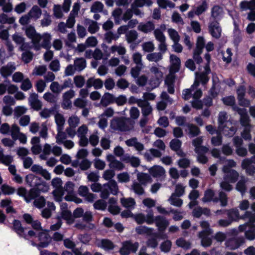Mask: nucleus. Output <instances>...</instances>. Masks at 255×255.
Instances as JSON below:
<instances>
[{
    "instance_id": "nucleus-1",
    "label": "nucleus",
    "mask_w": 255,
    "mask_h": 255,
    "mask_svg": "<svg viewBox=\"0 0 255 255\" xmlns=\"http://www.w3.org/2000/svg\"><path fill=\"white\" fill-rule=\"evenodd\" d=\"M28 37L31 39L32 46L35 50L41 48L49 49L51 47V36L48 33L40 35L39 33H26Z\"/></svg>"
},
{
    "instance_id": "nucleus-2",
    "label": "nucleus",
    "mask_w": 255,
    "mask_h": 255,
    "mask_svg": "<svg viewBox=\"0 0 255 255\" xmlns=\"http://www.w3.org/2000/svg\"><path fill=\"white\" fill-rule=\"evenodd\" d=\"M37 188L38 190L33 188L27 191L24 187H19L17 189V194L23 197L24 200L29 203L38 195L39 191L46 192L48 190V187L45 185L39 184Z\"/></svg>"
},
{
    "instance_id": "nucleus-3",
    "label": "nucleus",
    "mask_w": 255,
    "mask_h": 255,
    "mask_svg": "<svg viewBox=\"0 0 255 255\" xmlns=\"http://www.w3.org/2000/svg\"><path fill=\"white\" fill-rule=\"evenodd\" d=\"M215 192L209 189L205 191L204 196L202 200L204 203H207L211 201L217 203L219 201L221 202V205L223 207L226 206L228 203V198L227 194L223 192H220L219 193V198L216 197Z\"/></svg>"
},
{
    "instance_id": "nucleus-4",
    "label": "nucleus",
    "mask_w": 255,
    "mask_h": 255,
    "mask_svg": "<svg viewBox=\"0 0 255 255\" xmlns=\"http://www.w3.org/2000/svg\"><path fill=\"white\" fill-rule=\"evenodd\" d=\"M205 58L207 61L206 65L204 67L200 66L199 67V72L195 73L196 75V80H200L202 85H204L208 82L209 78L208 75L210 73V62L211 60V56L210 54L206 53L205 55Z\"/></svg>"
},
{
    "instance_id": "nucleus-5",
    "label": "nucleus",
    "mask_w": 255,
    "mask_h": 255,
    "mask_svg": "<svg viewBox=\"0 0 255 255\" xmlns=\"http://www.w3.org/2000/svg\"><path fill=\"white\" fill-rule=\"evenodd\" d=\"M110 127L115 130L127 131L132 129L133 125L128 120L119 118L114 119L111 121Z\"/></svg>"
},
{
    "instance_id": "nucleus-6",
    "label": "nucleus",
    "mask_w": 255,
    "mask_h": 255,
    "mask_svg": "<svg viewBox=\"0 0 255 255\" xmlns=\"http://www.w3.org/2000/svg\"><path fill=\"white\" fill-rule=\"evenodd\" d=\"M151 76L149 81V85L151 90L158 87L162 81L163 74L159 67L152 66L150 68Z\"/></svg>"
},
{
    "instance_id": "nucleus-7",
    "label": "nucleus",
    "mask_w": 255,
    "mask_h": 255,
    "mask_svg": "<svg viewBox=\"0 0 255 255\" xmlns=\"http://www.w3.org/2000/svg\"><path fill=\"white\" fill-rule=\"evenodd\" d=\"M119 191L117 183L115 180H110L109 182L104 184L100 190V196L102 199H107L111 193L117 195Z\"/></svg>"
},
{
    "instance_id": "nucleus-8",
    "label": "nucleus",
    "mask_w": 255,
    "mask_h": 255,
    "mask_svg": "<svg viewBox=\"0 0 255 255\" xmlns=\"http://www.w3.org/2000/svg\"><path fill=\"white\" fill-rule=\"evenodd\" d=\"M62 181L59 178H54L52 180L51 185L55 188L52 194L54 200L57 202H61L62 200L64 192L62 187Z\"/></svg>"
},
{
    "instance_id": "nucleus-9",
    "label": "nucleus",
    "mask_w": 255,
    "mask_h": 255,
    "mask_svg": "<svg viewBox=\"0 0 255 255\" xmlns=\"http://www.w3.org/2000/svg\"><path fill=\"white\" fill-rule=\"evenodd\" d=\"M62 149L61 147L57 145H54L52 147L49 144L45 143L44 145L42 152L40 155V157L42 159L46 160L51 153L58 156L62 154Z\"/></svg>"
},
{
    "instance_id": "nucleus-10",
    "label": "nucleus",
    "mask_w": 255,
    "mask_h": 255,
    "mask_svg": "<svg viewBox=\"0 0 255 255\" xmlns=\"http://www.w3.org/2000/svg\"><path fill=\"white\" fill-rule=\"evenodd\" d=\"M37 239L39 242L38 245L31 241H30L31 245L33 246H37L38 247L46 248L51 241L52 238L49 235L47 231L41 230V231L38 233Z\"/></svg>"
},
{
    "instance_id": "nucleus-11",
    "label": "nucleus",
    "mask_w": 255,
    "mask_h": 255,
    "mask_svg": "<svg viewBox=\"0 0 255 255\" xmlns=\"http://www.w3.org/2000/svg\"><path fill=\"white\" fill-rule=\"evenodd\" d=\"M132 99L135 100L138 106L141 108L143 117H148L152 115V108L147 101L142 99H135L134 97H131L130 101L132 100Z\"/></svg>"
},
{
    "instance_id": "nucleus-12",
    "label": "nucleus",
    "mask_w": 255,
    "mask_h": 255,
    "mask_svg": "<svg viewBox=\"0 0 255 255\" xmlns=\"http://www.w3.org/2000/svg\"><path fill=\"white\" fill-rule=\"evenodd\" d=\"M138 247V243H132L130 241H126L123 243L122 247L120 250L122 255H128L131 252L135 253Z\"/></svg>"
},
{
    "instance_id": "nucleus-13",
    "label": "nucleus",
    "mask_w": 255,
    "mask_h": 255,
    "mask_svg": "<svg viewBox=\"0 0 255 255\" xmlns=\"http://www.w3.org/2000/svg\"><path fill=\"white\" fill-rule=\"evenodd\" d=\"M254 223H250L249 221L243 225H240L238 229L241 232L245 230L247 227H249V229L245 232V236L246 238L249 240H253L255 239V226L254 225Z\"/></svg>"
},
{
    "instance_id": "nucleus-14",
    "label": "nucleus",
    "mask_w": 255,
    "mask_h": 255,
    "mask_svg": "<svg viewBox=\"0 0 255 255\" xmlns=\"http://www.w3.org/2000/svg\"><path fill=\"white\" fill-rule=\"evenodd\" d=\"M31 18L27 13L19 19V23L22 26V29L25 32H36L34 26L30 24Z\"/></svg>"
},
{
    "instance_id": "nucleus-15",
    "label": "nucleus",
    "mask_w": 255,
    "mask_h": 255,
    "mask_svg": "<svg viewBox=\"0 0 255 255\" xmlns=\"http://www.w3.org/2000/svg\"><path fill=\"white\" fill-rule=\"evenodd\" d=\"M223 171L225 174L224 180L228 182L235 183L239 177V173L236 170H229L226 166H223Z\"/></svg>"
},
{
    "instance_id": "nucleus-16",
    "label": "nucleus",
    "mask_w": 255,
    "mask_h": 255,
    "mask_svg": "<svg viewBox=\"0 0 255 255\" xmlns=\"http://www.w3.org/2000/svg\"><path fill=\"white\" fill-rule=\"evenodd\" d=\"M89 188L86 186H80L78 192L80 196L84 197L89 202H93L96 198L95 195L89 192Z\"/></svg>"
},
{
    "instance_id": "nucleus-17",
    "label": "nucleus",
    "mask_w": 255,
    "mask_h": 255,
    "mask_svg": "<svg viewBox=\"0 0 255 255\" xmlns=\"http://www.w3.org/2000/svg\"><path fill=\"white\" fill-rule=\"evenodd\" d=\"M28 103L31 108L34 110L38 111L42 107V103L38 99V95L36 93H32L30 95Z\"/></svg>"
},
{
    "instance_id": "nucleus-18",
    "label": "nucleus",
    "mask_w": 255,
    "mask_h": 255,
    "mask_svg": "<svg viewBox=\"0 0 255 255\" xmlns=\"http://www.w3.org/2000/svg\"><path fill=\"white\" fill-rule=\"evenodd\" d=\"M107 160L110 162L109 166L111 168L121 170L125 167L122 162L117 160L115 156L112 154H109L107 156Z\"/></svg>"
},
{
    "instance_id": "nucleus-19",
    "label": "nucleus",
    "mask_w": 255,
    "mask_h": 255,
    "mask_svg": "<svg viewBox=\"0 0 255 255\" xmlns=\"http://www.w3.org/2000/svg\"><path fill=\"white\" fill-rule=\"evenodd\" d=\"M149 172L153 177L162 179L165 176L164 169L158 165H154L149 168Z\"/></svg>"
},
{
    "instance_id": "nucleus-20",
    "label": "nucleus",
    "mask_w": 255,
    "mask_h": 255,
    "mask_svg": "<svg viewBox=\"0 0 255 255\" xmlns=\"http://www.w3.org/2000/svg\"><path fill=\"white\" fill-rule=\"evenodd\" d=\"M219 132L223 134L225 136H233L237 131V128L233 126L231 123V126L224 125L222 126L221 128L219 127Z\"/></svg>"
},
{
    "instance_id": "nucleus-21",
    "label": "nucleus",
    "mask_w": 255,
    "mask_h": 255,
    "mask_svg": "<svg viewBox=\"0 0 255 255\" xmlns=\"http://www.w3.org/2000/svg\"><path fill=\"white\" fill-rule=\"evenodd\" d=\"M154 222L159 231H164L169 224L168 221L165 217L161 216L155 217Z\"/></svg>"
},
{
    "instance_id": "nucleus-22",
    "label": "nucleus",
    "mask_w": 255,
    "mask_h": 255,
    "mask_svg": "<svg viewBox=\"0 0 255 255\" xmlns=\"http://www.w3.org/2000/svg\"><path fill=\"white\" fill-rule=\"evenodd\" d=\"M243 239L233 238L228 239L225 243L227 248L230 250H234L240 247L243 243Z\"/></svg>"
},
{
    "instance_id": "nucleus-23",
    "label": "nucleus",
    "mask_w": 255,
    "mask_h": 255,
    "mask_svg": "<svg viewBox=\"0 0 255 255\" xmlns=\"http://www.w3.org/2000/svg\"><path fill=\"white\" fill-rule=\"evenodd\" d=\"M239 6L242 12L254 10L255 9V0H243L240 3Z\"/></svg>"
},
{
    "instance_id": "nucleus-24",
    "label": "nucleus",
    "mask_w": 255,
    "mask_h": 255,
    "mask_svg": "<svg viewBox=\"0 0 255 255\" xmlns=\"http://www.w3.org/2000/svg\"><path fill=\"white\" fill-rule=\"evenodd\" d=\"M206 231H202L199 233V238L201 239V245L204 247H207L211 246L212 244V239L210 237L211 233H206Z\"/></svg>"
},
{
    "instance_id": "nucleus-25",
    "label": "nucleus",
    "mask_w": 255,
    "mask_h": 255,
    "mask_svg": "<svg viewBox=\"0 0 255 255\" xmlns=\"http://www.w3.org/2000/svg\"><path fill=\"white\" fill-rule=\"evenodd\" d=\"M15 70V66L13 63H8L6 66H2L0 69V73L2 76L6 77L11 75V74Z\"/></svg>"
},
{
    "instance_id": "nucleus-26",
    "label": "nucleus",
    "mask_w": 255,
    "mask_h": 255,
    "mask_svg": "<svg viewBox=\"0 0 255 255\" xmlns=\"http://www.w3.org/2000/svg\"><path fill=\"white\" fill-rule=\"evenodd\" d=\"M251 209L253 211H247L245 214L243 215L241 218L244 220L249 221L250 223H255V202L253 203L251 206Z\"/></svg>"
},
{
    "instance_id": "nucleus-27",
    "label": "nucleus",
    "mask_w": 255,
    "mask_h": 255,
    "mask_svg": "<svg viewBox=\"0 0 255 255\" xmlns=\"http://www.w3.org/2000/svg\"><path fill=\"white\" fill-rule=\"evenodd\" d=\"M86 86L87 88H91L93 86L95 89H99L103 87V82L100 79L91 77L87 80Z\"/></svg>"
},
{
    "instance_id": "nucleus-28",
    "label": "nucleus",
    "mask_w": 255,
    "mask_h": 255,
    "mask_svg": "<svg viewBox=\"0 0 255 255\" xmlns=\"http://www.w3.org/2000/svg\"><path fill=\"white\" fill-rule=\"evenodd\" d=\"M199 82H201L200 80H196V75H195V80L194 84L192 85L190 88L186 89L182 92V98L185 100H189L192 94L193 91L195 88H197L199 85Z\"/></svg>"
},
{
    "instance_id": "nucleus-29",
    "label": "nucleus",
    "mask_w": 255,
    "mask_h": 255,
    "mask_svg": "<svg viewBox=\"0 0 255 255\" xmlns=\"http://www.w3.org/2000/svg\"><path fill=\"white\" fill-rule=\"evenodd\" d=\"M122 160L126 162L129 163L131 166L134 167L138 166L140 164V160L138 157L130 156L128 154H125L122 157Z\"/></svg>"
},
{
    "instance_id": "nucleus-30",
    "label": "nucleus",
    "mask_w": 255,
    "mask_h": 255,
    "mask_svg": "<svg viewBox=\"0 0 255 255\" xmlns=\"http://www.w3.org/2000/svg\"><path fill=\"white\" fill-rule=\"evenodd\" d=\"M114 101L115 97L114 95L109 93H106L102 97L100 105L103 107H106L109 105L113 103Z\"/></svg>"
},
{
    "instance_id": "nucleus-31",
    "label": "nucleus",
    "mask_w": 255,
    "mask_h": 255,
    "mask_svg": "<svg viewBox=\"0 0 255 255\" xmlns=\"http://www.w3.org/2000/svg\"><path fill=\"white\" fill-rule=\"evenodd\" d=\"M242 167L245 169L246 173L249 175L255 174V166L250 163L249 160L244 159L242 162Z\"/></svg>"
},
{
    "instance_id": "nucleus-32",
    "label": "nucleus",
    "mask_w": 255,
    "mask_h": 255,
    "mask_svg": "<svg viewBox=\"0 0 255 255\" xmlns=\"http://www.w3.org/2000/svg\"><path fill=\"white\" fill-rule=\"evenodd\" d=\"M135 231L139 235H144L147 236H154L153 229L144 226H140L135 228Z\"/></svg>"
},
{
    "instance_id": "nucleus-33",
    "label": "nucleus",
    "mask_w": 255,
    "mask_h": 255,
    "mask_svg": "<svg viewBox=\"0 0 255 255\" xmlns=\"http://www.w3.org/2000/svg\"><path fill=\"white\" fill-rule=\"evenodd\" d=\"M18 34L15 33L13 35V40L16 44H21L20 49L21 51L26 50L30 46L27 44L24 43V38Z\"/></svg>"
},
{
    "instance_id": "nucleus-34",
    "label": "nucleus",
    "mask_w": 255,
    "mask_h": 255,
    "mask_svg": "<svg viewBox=\"0 0 255 255\" xmlns=\"http://www.w3.org/2000/svg\"><path fill=\"white\" fill-rule=\"evenodd\" d=\"M185 130L190 137L196 136L200 133L199 128L195 125L190 124H187L186 125Z\"/></svg>"
},
{
    "instance_id": "nucleus-35",
    "label": "nucleus",
    "mask_w": 255,
    "mask_h": 255,
    "mask_svg": "<svg viewBox=\"0 0 255 255\" xmlns=\"http://www.w3.org/2000/svg\"><path fill=\"white\" fill-rule=\"evenodd\" d=\"M27 14L31 18L36 20L40 17L42 10L38 6L35 5L32 6Z\"/></svg>"
},
{
    "instance_id": "nucleus-36",
    "label": "nucleus",
    "mask_w": 255,
    "mask_h": 255,
    "mask_svg": "<svg viewBox=\"0 0 255 255\" xmlns=\"http://www.w3.org/2000/svg\"><path fill=\"white\" fill-rule=\"evenodd\" d=\"M170 61L171 65V70L174 72H177L180 66L181 61L180 58L175 55L171 54L170 56Z\"/></svg>"
},
{
    "instance_id": "nucleus-37",
    "label": "nucleus",
    "mask_w": 255,
    "mask_h": 255,
    "mask_svg": "<svg viewBox=\"0 0 255 255\" xmlns=\"http://www.w3.org/2000/svg\"><path fill=\"white\" fill-rule=\"evenodd\" d=\"M144 186L138 182L134 181L131 186L130 190L138 196L142 195L144 193Z\"/></svg>"
},
{
    "instance_id": "nucleus-38",
    "label": "nucleus",
    "mask_w": 255,
    "mask_h": 255,
    "mask_svg": "<svg viewBox=\"0 0 255 255\" xmlns=\"http://www.w3.org/2000/svg\"><path fill=\"white\" fill-rule=\"evenodd\" d=\"M122 205L128 210H132L134 208L135 206V201L132 198H122L121 199Z\"/></svg>"
},
{
    "instance_id": "nucleus-39",
    "label": "nucleus",
    "mask_w": 255,
    "mask_h": 255,
    "mask_svg": "<svg viewBox=\"0 0 255 255\" xmlns=\"http://www.w3.org/2000/svg\"><path fill=\"white\" fill-rule=\"evenodd\" d=\"M138 29L142 32H150L155 29V26L151 21L142 22L138 25Z\"/></svg>"
},
{
    "instance_id": "nucleus-40",
    "label": "nucleus",
    "mask_w": 255,
    "mask_h": 255,
    "mask_svg": "<svg viewBox=\"0 0 255 255\" xmlns=\"http://www.w3.org/2000/svg\"><path fill=\"white\" fill-rule=\"evenodd\" d=\"M223 9L222 7L219 5H214L211 10V16L215 19H220L223 14Z\"/></svg>"
},
{
    "instance_id": "nucleus-41",
    "label": "nucleus",
    "mask_w": 255,
    "mask_h": 255,
    "mask_svg": "<svg viewBox=\"0 0 255 255\" xmlns=\"http://www.w3.org/2000/svg\"><path fill=\"white\" fill-rule=\"evenodd\" d=\"M218 126L220 128H222V126L224 125L227 124V125L231 126V122L228 120V115L225 112H221L219 114L218 117Z\"/></svg>"
},
{
    "instance_id": "nucleus-42",
    "label": "nucleus",
    "mask_w": 255,
    "mask_h": 255,
    "mask_svg": "<svg viewBox=\"0 0 255 255\" xmlns=\"http://www.w3.org/2000/svg\"><path fill=\"white\" fill-rule=\"evenodd\" d=\"M203 142V137H198L193 140V145L195 146V152H199L200 150L203 151H209L208 147L201 146Z\"/></svg>"
},
{
    "instance_id": "nucleus-43",
    "label": "nucleus",
    "mask_w": 255,
    "mask_h": 255,
    "mask_svg": "<svg viewBox=\"0 0 255 255\" xmlns=\"http://www.w3.org/2000/svg\"><path fill=\"white\" fill-rule=\"evenodd\" d=\"M137 179L139 183L146 186V185L151 181V178L149 174L144 173L138 172L137 174Z\"/></svg>"
},
{
    "instance_id": "nucleus-44",
    "label": "nucleus",
    "mask_w": 255,
    "mask_h": 255,
    "mask_svg": "<svg viewBox=\"0 0 255 255\" xmlns=\"http://www.w3.org/2000/svg\"><path fill=\"white\" fill-rule=\"evenodd\" d=\"M74 66L77 71L80 72L86 67V61L84 58H77L74 60Z\"/></svg>"
},
{
    "instance_id": "nucleus-45",
    "label": "nucleus",
    "mask_w": 255,
    "mask_h": 255,
    "mask_svg": "<svg viewBox=\"0 0 255 255\" xmlns=\"http://www.w3.org/2000/svg\"><path fill=\"white\" fill-rule=\"evenodd\" d=\"M98 246L106 251L112 250L115 247L114 244L108 239L101 240L98 243Z\"/></svg>"
},
{
    "instance_id": "nucleus-46",
    "label": "nucleus",
    "mask_w": 255,
    "mask_h": 255,
    "mask_svg": "<svg viewBox=\"0 0 255 255\" xmlns=\"http://www.w3.org/2000/svg\"><path fill=\"white\" fill-rule=\"evenodd\" d=\"M104 5L99 1L94 2L90 7V11L93 13L102 12L104 10Z\"/></svg>"
},
{
    "instance_id": "nucleus-47",
    "label": "nucleus",
    "mask_w": 255,
    "mask_h": 255,
    "mask_svg": "<svg viewBox=\"0 0 255 255\" xmlns=\"http://www.w3.org/2000/svg\"><path fill=\"white\" fill-rule=\"evenodd\" d=\"M12 161L13 157L10 155H4L3 149L0 146V162L4 165H8Z\"/></svg>"
},
{
    "instance_id": "nucleus-48",
    "label": "nucleus",
    "mask_w": 255,
    "mask_h": 255,
    "mask_svg": "<svg viewBox=\"0 0 255 255\" xmlns=\"http://www.w3.org/2000/svg\"><path fill=\"white\" fill-rule=\"evenodd\" d=\"M146 58L149 62L157 63L162 60L163 56L161 52H153L148 54Z\"/></svg>"
},
{
    "instance_id": "nucleus-49",
    "label": "nucleus",
    "mask_w": 255,
    "mask_h": 255,
    "mask_svg": "<svg viewBox=\"0 0 255 255\" xmlns=\"http://www.w3.org/2000/svg\"><path fill=\"white\" fill-rule=\"evenodd\" d=\"M247 181V180L245 177H242L236 185V189L241 192L242 195L246 192L247 187L246 183Z\"/></svg>"
},
{
    "instance_id": "nucleus-50",
    "label": "nucleus",
    "mask_w": 255,
    "mask_h": 255,
    "mask_svg": "<svg viewBox=\"0 0 255 255\" xmlns=\"http://www.w3.org/2000/svg\"><path fill=\"white\" fill-rule=\"evenodd\" d=\"M55 121L57 125V130H63L65 119L62 114L56 113L55 115Z\"/></svg>"
},
{
    "instance_id": "nucleus-51",
    "label": "nucleus",
    "mask_w": 255,
    "mask_h": 255,
    "mask_svg": "<svg viewBox=\"0 0 255 255\" xmlns=\"http://www.w3.org/2000/svg\"><path fill=\"white\" fill-rule=\"evenodd\" d=\"M144 156L147 160H150L153 158L160 157L161 156V153L157 149L151 148L145 153Z\"/></svg>"
},
{
    "instance_id": "nucleus-52",
    "label": "nucleus",
    "mask_w": 255,
    "mask_h": 255,
    "mask_svg": "<svg viewBox=\"0 0 255 255\" xmlns=\"http://www.w3.org/2000/svg\"><path fill=\"white\" fill-rule=\"evenodd\" d=\"M51 23V16L47 11H45L43 13L42 19L40 21V26L43 27H47L49 26Z\"/></svg>"
},
{
    "instance_id": "nucleus-53",
    "label": "nucleus",
    "mask_w": 255,
    "mask_h": 255,
    "mask_svg": "<svg viewBox=\"0 0 255 255\" xmlns=\"http://www.w3.org/2000/svg\"><path fill=\"white\" fill-rule=\"evenodd\" d=\"M209 30L210 32H221L222 27L217 20L214 19L211 20L209 23Z\"/></svg>"
},
{
    "instance_id": "nucleus-54",
    "label": "nucleus",
    "mask_w": 255,
    "mask_h": 255,
    "mask_svg": "<svg viewBox=\"0 0 255 255\" xmlns=\"http://www.w3.org/2000/svg\"><path fill=\"white\" fill-rule=\"evenodd\" d=\"M176 245L185 250H188L191 248V244L190 242L186 241L183 238L178 239L176 241Z\"/></svg>"
},
{
    "instance_id": "nucleus-55",
    "label": "nucleus",
    "mask_w": 255,
    "mask_h": 255,
    "mask_svg": "<svg viewBox=\"0 0 255 255\" xmlns=\"http://www.w3.org/2000/svg\"><path fill=\"white\" fill-rule=\"evenodd\" d=\"M86 25L88 26L89 32H97L99 29L98 23L92 20L87 19L86 21Z\"/></svg>"
},
{
    "instance_id": "nucleus-56",
    "label": "nucleus",
    "mask_w": 255,
    "mask_h": 255,
    "mask_svg": "<svg viewBox=\"0 0 255 255\" xmlns=\"http://www.w3.org/2000/svg\"><path fill=\"white\" fill-rule=\"evenodd\" d=\"M152 3L151 0H134L131 5L134 7H141L144 5L150 6Z\"/></svg>"
},
{
    "instance_id": "nucleus-57",
    "label": "nucleus",
    "mask_w": 255,
    "mask_h": 255,
    "mask_svg": "<svg viewBox=\"0 0 255 255\" xmlns=\"http://www.w3.org/2000/svg\"><path fill=\"white\" fill-rule=\"evenodd\" d=\"M171 205L176 207H181L183 204V201L180 199L178 196H176L175 194H173L170 198L169 199Z\"/></svg>"
},
{
    "instance_id": "nucleus-58",
    "label": "nucleus",
    "mask_w": 255,
    "mask_h": 255,
    "mask_svg": "<svg viewBox=\"0 0 255 255\" xmlns=\"http://www.w3.org/2000/svg\"><path fill=\"white\" fill-rule=\"evenodd\" d=\"M157 3L159 7L163 9H165L167 7L172 8L175 6V3L170 0H157Z\"/></svg>"
},
{
    "instance_id": "nucleus-59",
    "label": "nucleus",
    "mask_w": 255,
    "mask_h": 255,
    "mask_svg": "<svg viewBox=\"0 0 255 255\" xmlns=\"http://www.w3.org/2000/svg\"><path fill=\"white\" fill-rule=\"evenodd\" d=\"M73 81L76 87L78 88H82L86 84L84 77L81 75L75 76Z\"/></svg>"
},
{
    "instance_id": "nucleus-60",
    "label": "nucleus",
    "mask_w": 255,
    "mask_h": 255,
    "mask_svg": "<svg viewBox=\"0 0 255 255\" xmlns=\"http://www.w3.org/2000/svg\"><path fill=\"white\" fill-rule=\"evenodd\" d=\"M55 110L56 107H53L50 109L44 108L39 113V114L41 117L47 119L50 117Z\"/></svg>"
},
{
    "instance_id": "nucleus-61",
    "label": "nucleus",
    "mask_w": 255,
    "mask_h": 255,
    "mask_svg": "<svg viewBox=\"0 0 255 255\" xmlns=\"http://www.w3.org/2000/svg\"><path fill=\"white\" fill-rule=\"evenodd\" d=\"M174 80L172 77H168L165 80V84L167 86L168 92L170 94H173L174 92Z\"/></svg>"
},
{
    "instance_id": "nucleus-62",
    "label": "nucleus",
    "mask_w": 255,
    "mask_h": 255,
    "mask_svg": "<svg viewBox=\"0 0 255 255\" xmlns=\"http://www.w3.org/2000/svg\"><path fill=\"white\" fill-rule=\"evenodd\" d=\"M89 141L93 146H96L99 141V132L98 130H95L89 137Z\"/></svg>"
},
{
    "instance_id": "nucleus-63",
    "label": "nucleus",
    "mask_w": 255,
    "mask_h": 255,
    "mask_svg": "<svg viewBox=\"0 0 255 255\" xmlns=\"http://www.w3.org/2000/svg\"><path fill=\"white\" fill-rule=\"evenodd\" d=\"M57 130L58 132L56 136V143L61 144L67 140V133L62 131L63 130Z\"/></svg>"
},
{
    "instance_id": "nucleus-64",
    "label": "nucleus",
    "mask_w": 255,
    "mask_h": 255,
    "mask_svg": "<svg viewBox=\"0 0 255 255\" xmlns=\"http://www.w3.org/2000/svg\"><path fill=\"white\" fill-rule=\"evenodd\" d=\"M13 229L19 235V236L20 237L23 236V233L24 232V229L21 227L20 222L18 220H14L13 221Z\"/></svg>"
}]
</instances>
